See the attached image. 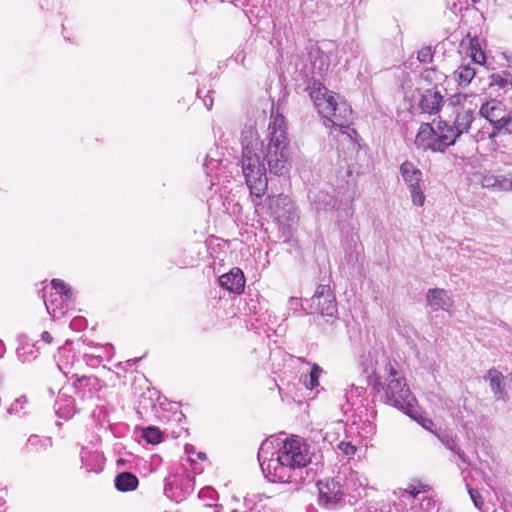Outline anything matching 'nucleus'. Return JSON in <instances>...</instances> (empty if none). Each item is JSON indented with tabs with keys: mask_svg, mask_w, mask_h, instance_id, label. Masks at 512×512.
<instances>
[{
	"mask_svg": "<svg viewBox=\"0 0 512 512\" xmlns=\"http://www.w3.org/2000/svg\"><path fill=\"white\" fill-rule=\"evenodd\" d=\"M264 140L253 125H246L241 131V155L238 165L241 167L245 183L250 191L256 212H266L279 224L290 227L298 218L296 208L290 197L279 194L263 197L268 187L266 163L271 173L284 175L289 170V139L285 117L272 108Z\"/></svg>",
	"mask_w": 512,
	"mask_h": 512,
	"instance_id": "1",
	"label": "nucleus"
},
{
	"mask_svg": "<svg viewBox=\"0 0 512 512\" xmlns=\"http://www.w3.org/2000/svg\"><path fill=\"white\" fill-rule=\"evenodd\" d=\"M257 457L264 476L271 482L280 483L301 482L302 469L311 461L309 446L295 436L267 438Z\"/></svg>",
	"mask_w": 512,
	"mask_h": 512,
	"instance_id": "2",
	"label": "nucleus"
},
{
	"mask_svg": "<svg viewBox=\"0 0 512 512\" xmlns=\"http://www.w3.org/2000/svg\"><path fill=\"white\" fill-rule=\"evenodd\" d=\"M310 89L312 99L318 113L326 119L325 126L338 129L343 140L354 145L356 130L350 127L352 109L346 101H337L334 94L322 83L313 81Z\"/></svg>",
	"mask_w": 512,
	"mask_h": 512,
	"instance_id": "3",
	"label": "nucleus"
},
{
	"mask_svg": "<svg viewBox=\"0 0 512 512\" xmlns=\"http://www.w3.org/2000/svg\"><path fill=\"white\" fill-rule=\"evenodd\" d=\"M310 89L312 99L318 113L326 119L325 126L338 129L343 140L354 145L356 130L350 127L352 109L346 101H337L334 94L322 83L313 81Z\"/></svg>",
	"mask_w": 512,
	"mask_h": 512,
	"instance_id": "4",
	"label": "nucleus"
},
{
	"mask_svg": "<svg viewBox=\"0 0 512 512\" xmlns=\"http://www.w3.org/2000/svg\"><path fill=\"white\" fill-rule=\"evenodd\" d=\"M476 99V95L462 93H456L448 98L447 108H451L452 119L439 121L452 145L462 134L469 132L472 123L479 115Z\"/></svg>",
	"mask_w": 512,
	"mask_h": 512,
	"instance_id": "5",
	"label": "nucleus"
},
{
	"mask_svg": "<svg viewBox=\"0 0 512 512\" xmlns=\"http://www.w3.org/2000/svg\"><path fill=\"white\" fill-rule=\"evenodd\" d=\"M380 385H373L384 393L385 402L411 417L414 416L416 400L408 388L405 378L399 374L395 365L387 363L383 369Z\"/></svg>",
	"mask_w": 512,
	"mask_h": 512,
	"instance_id": "6",
	"label": "nucleus"
},
{
	"mask_svg": "<svg viewBox=\"0 0 512 512\" xmlns=\"http://www.w3.org/2000/svg\"><path fill=\"white\" fill-rule=\"evenodd\" d=\"M430 489V486L422 483L409 484L406 489H400L397 492L396 508L400 512H434L435 500L431 496L424 495Z\"/></svg>",
	"mask_w": 512,
	"mask_h": 512,
	"instance_id": "7",
	"label": "nucleus"
},
{
	"mask_svg": "<svg viewBox=\"0 0 512 512\" xmlns=\"http://www.w3.org/2000/svg\"><path fill=\"white\" fill-rule=\"evenodd\" d=\"M74 291L62 280L53 279L48 296H44V303L48 313L53 319H59L69 310L74 299Z\"/></svg>",
	"mask_w": 512,
	"mask_h": 512,
	"instance_id": "8",
	"label": "nucleus"
},
{
	"mask_svg": "<svg viewBox=\"0 0 512 512\" xmlns=\"http://www.w3.org/2000/svg\"><path fill=\"white\" fill-rule=\"evenodd\" d=\"M414 144L418 149L432 152H445L448 147L452 146L449 137L441 127L440 121L436 123L435 127L429 123H422L416 134Z\"/></svg>",
	"mask_w": 512,
	"mask_h": 512,
	"instance_id": "9",
	"label": "nucleus"
},
{
	"mask_svg": "<svg viewBox=\"0 0 512 512\" xmlns=\"http://www.w3.org/2000/svg\"><path fill=\"white\" fill-rule=\"evenodd\" d=\"M387 363H391L385 356L382 349L371 347L362 352L358 359V365L367 375L371 385H380L383 375V369Z\"/></svg>",
	"mask_w": 512,
	"mask_h": 512,
	"instance_id": "10",
	"label": "nucleus"
},
{
	"mask_svg": "<svg viewBox=\"0 0 512 512\" xmlns=\"http://www.w3.org/2000/svg\"><path fill=\"white\" fill-rule=\"evenodd\" d=\"M401 176L410 192L412 203L421 207L425 203V183L423 173L412 162L405 161L400 166Z\"/></svg>",
	"mask_w": 512,
	"mask_h": 512,
	"instance_id": "11",
	"label": "nucleus"
},
{
	"mask_svg": "<svg viewBox=\"0 0 512 512\" xmlns=\"http://www.w3.org/2000/svg\"><path fill=\"white\" fill-rule=\"evenodd\" d=\"M512 111L507 105L498 99H490L478 107V114L485 118L491 125V132L488 139H495L499 136V130L506 121L507 115Z\"/></svg>",
	"mask_w": 512,
	"mask_h": 512,
	"instance_id": "12",
	"label": "nucleus"
},
{
	"mask_svg": "<svg viewBox=\"0 0 512 512\" xmlns=\"http://www.w3.org/2000/svg\"><path fill=\"white\" fill-rule=\"evenodd\" d=\"M194 478L189 474H176L167 479L164 487L165 495L176 501L185 500L194 490Z\"/></svg>",
	"mask_w": 512,
	"mask_h": 512,
	"instance_id": "13",
	"label": "nucleus"
},
{
	"mask_svg": "<svg viewBox=\"0 0 512 512\" xmlns=\"http://www.w3.org/2000/svg\"><path fill=\"white\" fill-rule=\"evenodd\" d=\"M311 307L322 316H336V299L329 285H319L317 287L313 297L311 298Z\"/></svg>",
	"mask_w": 512,
	"mask_h": 512,
	"instance_id": "14",
	"label": "nucleus"
},
{
	"mask_svg": "<svg viewBox=\"0 0 512 512\" xmlns=\"http://www.w3.org/2000/svg\"><path fill=\"white\" fill-rule=\"evenodd\" d=\"M337 478L341 482L344 493H351L353 497H360L361 490L368 485L367 478L350 467H343Z\"/></svg>",
	"mask_w": 512,
	"mask_h": 512,
	"instance_id": "15",
	"label": "nucleus"
},
{
	"mask_svg": "<svg viewBox=\"0 0 512 512\" xmlns=\"http://www.w3.org/2000/svg\"><path fill=\"white\" fill-rule=\"evenodd\" d=\"M319 499L324 504H336L344 496V490L340 480L326 479L318 482Z\"/></svg>",
	"mask_w": 512,
	"mask_h": 512,
	"instance_id": "16",
	"label": "nucleus"
},
{
	"mask_svg": "<svg viewBox=\"0 0 512 512\" xmlns=\"http://www.w3.org/2000/svg\"><path fill=\"white\" fill-rule=\"evenodd\" d=\"M72 392L74 391L70 387L61 388L55 401V412L59 418L64 420L72 418L77 412Z\"/></svg>",
	"mask_w": 512,
	"mask_h": 512,
	"instance_id": "17",
	"label": "nucleus"
},
{
	"mask_svg": "<svg viewBox=\"0 0 512 512\" xmlns=\"http://www.w3.org/2000/svg\"><path fill=\"white\" fill-rule=\"evenodd\" d=\"M72 378H75V381L70 388L81 397H90L102 388V382L95 376H78L74 373Z\"/></svg>",
	"mask_w": 512,
	"mask_h": 512,
	"instance_id": "18",
	"label": "nucleus"
},
{
	"mask_svg": "<svg viewBox=\"0 0 512 512\" xmlns=\"http://www.w3.org/2000/svg\"><path fill=\"white\" fill-rule=\"evenodd\" d=\"M426 299L432 311H450L454 303L449 293L440 288L429 289Z\"/></svg>",
	"mask_w": 512,
	"mask_h": 512,
	"instance_id": "19",
	"label": "nucleus"
},
{
	"mask_svg": "<svg viewBox=\"0 0 512 512\" xmlns=\"http://www.w3.org/2000/svg\"><path fill=\"white\" fill-rule=\"evenodd\" d=\"M81 468L85 469L86 472L99 473L104 467V456L96 450H90L86 447H82L80 452Z\"/></svg>",
	"mask_w": 512,
	"mask_h": 512,
	"instance_id": "20",
	"label": "nucleus"
},
{
	"mask_svg": "<svg viewBox=\"0 0 512 512\" xmlns=\"http://www.w3.org/2000/svg\"><path fill=\"white\" fill-rule=\"evenodd\" d=\"M221 287L233 293H241L245 286V277L241 269L233 268L219 278Z\"/></svg>",
	"mask_w": 512,
	"mask_h": 512,
	"instance_id": "21",
	"label": "nucleus"
},
{
	"mask_svg": "<svg viewBox=\"0 0 512 512\" xmlns=\"http://www.w3.org/2000/svg\"><path fill=\"white\" fill-rule=\"evenodd\" d=\"M434 435L438 438V440L451 452H453L459 460L464 464H469L468 456L465 452L458 446L457 437L451 431L438 429L437 432H434Z\"/></svg>",
	"mask_w": 512,
	"mask_h": 512,
	"instance_id": "22",
	"label": "nucleus"
},
{
	"mask_svg": "<svg viewBox=\"0 0 512 512\" xmlns=\"http://www.w3.org/2000/svg\"><path fill=\"white\" fill-rule=\"evenodd\" d=\"M442 103V95L438 91L428 89L421 96L419 108L423 113L432 115L439 112Z\"/></svg>",
	"mask_w": 512,
	"mask_h": 512,
	"instance_id": "23",
	"label": "nucleus"
},
{
	"mask_svg": "<svg viewBox=\"0 0 512 512\" xmlns=\"http://www.w3.org/2000/svg\"><path fill=\"white\" fill-rule=\"evenodd\" d=\"M321 432L323 433V439L333 444L339 439L342 433H345L346 438H349L350 434H354V428L349 427V429H347L346 424L339 420L326 424Z\"/></svg>",
	"mask_w": 512,
	"mask_h": 512,
	"instance_id": "24",
	"label": "nucleus"
},
{
	"mask_svg": "<svg viewBox=\"0 0 512 512\" xmlns=\"http://www.w3.org/2000/svg\"><path fill=\"white\" fill-rule=\"evenodd\" d=\"M484 378L489 381L490 388L497 400L506 401L508 399V394L503 383L504 376L501 372L496 369H490Z\"/></svg>",
	"mask_w": 512,
	"mask_h": 512,
	"instance_id": "25",
	"label": "nucleus"
},
{
	"mask_svg": "<svg viewBox=\"0 0 512 512\" xmlns=\"http://www.w3.org/2000/svg\"><path fill=\"white\" fill-rule=\"evenodd\" d=\"M18 347L16 349V355L22 363L31 362L38 357V348L35 347L34 343H31L27 336L19 335L17 338Z\"/></svg>",
	"mask_w": 512,
	"mask_h": 512,
	"instance_id": "26",
	"label": "nucleus"
},
{
	"mask_svg": "<svg viewBox=\"0 0 512 512\" xmlns=\"http://www.w3.org/2000/svg\"><path fill=\"white\" fill-rule=\"evenodd\" d=\"M52 439L50 437H40L38 435H30L26 441L23 450L26 453H42L52 447Z\"/></svg>",
	"mask_w": 512,
	"mask_h": 512,
	"instance_id": "27",
	"label": "nucleus"
},
{
	"mask_svg": "<svg viewBox=\"0 0 512 512\" xmlns=\"http://www.w3.org/2000/svg\"><path fill=\"white\" fill-rule=\"evenodd\" d=\"M309 57L311 65L315 72L322 74L327 71L330 66V58L320 48L314 47L310 50Z\"/></svg>",
	"mask_w": 512,
	"mask_h": 512,
	"instance_id": "28",
	"label": "nucleus"
},
{
	"mask_svg": "<svg viewBox=\"0 0 512 512\" xmlns=\"http://www.w3.org/2000/svg\"><path fill=\"white\" fill-rule=\"evenodd\" d=\"M114 483L118 491L129 492L138 487L139 480L131 472H122L115 477Z\"/></svg>",
	"mask_w": 512,
	"mask_h": 512,
	"instance_id": "29",
	"label": "nucleus"
},
{
	"mask_svg": "<svg viewBox=\"0 0 512 512\" xmlns=\"http://www.w3.org/2000/svg\"><path fill=\"white\" fill-rule=\"evenodd\" d=\"M476 75L475 68L470 64L460 65L453 73V78L461 87L468 86Z\"/></svg>",
	"mask_w": 512,
	"mask_h": 512,
	"instance_id": "30",
	"label": "nucleus"
},
{
	"mask_svg": "<svg viewBox=\"0 0 512 512\" xmlns=\"http://www.w3.org/2000/svg\"><path fill=\"white\" fill-rule=\"evenodd\" d=\"M79 361H77L78 363ZM76 364L75 356L71 355L70 350L66 348H60L58 352L57 366L60 371L66 376L72 373V369Z\"/></svg>",
	"mask_w": 512,
	"mask_h": 512,
	"instance_id": "31",
	"label": "nucleus"
},
{
	"mask_svg": "<svg viewBox=\"0 0 512 512\" xmlns=\"http://www.w3.org/2000/svg\"><path fill=\"white\" fill-rule=\"evenodd\" d=\"M490 86L497 87L502 90L512 89V71L502 70L493 73L489 77Z\"/></svg>",
	"mask_w": 512,
	"mask_h": 512,
	"instance_id": "32",
	"label": "nucleus"
},
{
	"mask_svg": "<svg viewBox=\"0 0 512 512\" xmlns=\"http://www.w3.org/2000/svg\"><path fill=\"white\" fill-rule=\"evenodd\" d=\"M361 440L360 436H353V434H350L349 438H346L344 440H341L337 444V449L344 455L348 457H352L356 454L357 447L360 445Z\"/></svg>",
	"mask_w": 512,
	"mask_h": 512,
	"instance_id": "33",
	"label": "nucleus"
},
{
	"mask_svg": "<svg viewBox=\"0 0 512 512\" xmlns=\"http://www.w3.org/2000/svg\"><path fill=\"white\" fill-rule=\"evenodd\" d=\"M321 373L322 369L318 364L314 363L308 374L301 375L300 381L307 389L313 390L319 386V376Z\"/></svg>",
	"mask_w": 512,
	"mask_h": 512,
	"instance_id": "34",
	"label": "nucleus"
},
{
	"mask_svg": "<svg viewBox=\"0 0 512 512\" xmlns=\"http://www.w3.org/2000/svg\"><path fill=\"white\" fill-rule=\"evenodd\" d=\"M199 499L204 502V505L208 508L213 507V512H220L222 510V505H214L211 501L217 499V492L214 488L207 486L202 488L198 494Z\"/></svg>",
	"mask_w": 512,
	"mask_h": 512,
	"instance_id": "35",
	"label": "nucleus"
},
{
	"mask_svg": "<svg viewBox=\"0 0 512 512\" xmlns=\"http://www.w3.org/2000/svg\"><path fill=\"white\" fill-rule=\"evenodd\" d=\"M28 399L25 395L16 398L7 408L8 415L24 416L27 412Z\"/></svg>",
	"mask_w": 512,
	"mask_h": 512,
	"instance_id": "36",
	"label": "nucleus"
},
{
	"mask_svg": "<svg viewBox=\"0 0 512 512\" xmlns=\"http://www.w3.org/2000/svg\"><path fill=\"white\" fill-rule=\"evenodd\" d=\"M142 437L149 444H158L162 441V433L157 427L149 426L142 431Z\"/></svg>",
	"mask_w": 512,
	"mask_h": 512,
	"instance_id": "37",
	"label": "nucleus"
},
{
	"mask_svg": "<svg viewBox=\"0 0 512 512\" xmlns=\"http://www.w3.org/2000/svg\"><path fill=\"white\" fill-rule=\"evenodd\" d=\"M497 190L512 191V174L498 175Z\"/></svg>",
	"mask_w": 512,
	"mask_h": 512,
	"instance_id": "38",
	"label": "nucleus"
},
{
	"mask_svg": "<svg viewBox=\"0 0 512 512\" xmlns=\"http://www.w3.org/2000/svg\"><path fill=\"white\" fill-rule=\"evenodd\" d=\"M471 58L475 64L482 65L486 62V56L483 50L475 47L474 45H471Z\"/></svg>",
	"mask_w": 512,
	"mask_h": 512,
	"instance_id": "39",
	"label": "nucleus"
},
{
	"mask_svg": "<svg viewBox=\"0 0 512 512\" xmlns=\"http://www.w3.org/2000/svg\"><path fill=\"white\" fill-rule=\"evenodd\" d=\"M498 183V175L487 174L484 175L481 179V184L485 188H492L497 190Z\"/></svg>",
	"mask_w": 512,
	"mask_h": 512,
	"instance_id": "40",
	"label": "nucleus"
},
{
	"mask_svg": "<svg viewBox=\"0 0 512 512\" xmlns=\"http://www.w3.org/2000/svg\"><path fill=\"white\" fill-rule=\"evenodd\" d=\"M83 358L87 365L93 367L99 365L103 360V356L101 354H95L94 352L84 353Z\"/></svg>",
	"mask_w": 512,
	"mask_h": 512,
	"instance_id": "41",
	"label": "nucleus"
},
{
	"mask_svg": "<svg viewBox=\"0 0 512 512\" xmlns=\"http://www.w3.org/2000/svg\"><path fill=\"white\" fill-rule=\"evenodd\" d=\"M501 135H512V111L509 112L506 121L499 130V136Z\"/></svg>",
	"mask_w": 512,
	"mask_h": 512,
	"instance_id": "42",
	"label": "nucleus"
},
{
	"mask_svg": "<svg viewBox=\"0 0 512 512\" xmlns=\"http://www.w3.org/2000/svg\"><path fill=\"white\" fill-rule=\"evenodd\" d=\"M468 492H469V495H470L471 500L473 501L475 507H477L478 509H481V507L484 504V501H483L482 496L478 492V490H475V489L469 487Z\"/></svg>",
	"mask_w": 512,
	"mask_h": 512,
	"instance_id": "43",
	"label": "nucleus"
},
{
	"mask_svg": "<svg viewBox=\"0 0 512 512\" xmlns=\"http://www.w3.org/2000/svg\"><path fill=\"white\" fill-rule=\"evenodd\" d=\"M93 349L95 354H101L102 356L105 354L107 359H110V357L113 355V346L110 344L105 346L97 345L94 346Z\"/></svg>",
	"mask_w": 512,
	"mask_h": 512,
	"instance_id": "44",
	"label": "nucleus"
},
{
	"mask_svg": "<svg viewBox=\"0 0 512 512\" xmlns=\"http://www.w3.org/2000/svg\"><path fill=\"white\" fill-rule=\"evenodd\" d=\"M418 423L426 430L430 431L431 433L434 434V432H437L438 430L437 429H434V423L431 419L427 418V417H419L417 419Z\"/></svg>",
	"mask_w": 512,
	"mask_h": 512,
	"instance_id": "45",
	"label": "nucleus"
},
{
	"mask_svg": "<svg viewBox=\"0 0 512 512\" xmlns=\"http://www.w3.org/2000/svg\"><path fill=\"white\" fill-rule=\"evenodd\" d=\"M219 165L218 160H214L212 158H209V156L206 157V160L204 162V169L206 173L209 175L211 174Z\"/></svg>",
	"mask_w": 512,
	"mask_h": 512,
	"instance_id": "46",
	"label": "nucleus"
},
{
	"mask_svg": "<svg viewBox=\"0 0 512 512\" xmlns=\"http://www.w3.org/2000/svg\"><path fill=\"white\" fill-rule=\"evenodd\" d=\"M347 50H348L349 52H351V57H350V56H347V58H346V61H347V62H350L352 57L357 58V57L360 55V53H361V50H360L359 45H358V44H355V43H350V44L347 46Z\"/></svg>",
	"mask_w": 512,
	"mask_h": 512,
	"instance_id": "47",
	"label": "nucleus"
},
{
	"mask_svg": "<svg viewBox=\"0 0 512 512\" xmlns=\"http://www.w3.org/2000/svg\"><path fill=\"white\" fill-rule=\"evenodd\" d=\"M302 307L301 299L298 297H290L288 300V309L297 312Z\"/></svg>",
	"mask_w": 512,
	"mask_h": 512,
	"instance_id": "48",
	"label": "nucleus"
},
{
	"mask_svg": "<svg viewBox=\"0 0 512 512\" xmlns=\"http://www.w3.org/2000/svg\"><path fill=\"white\" fill-rule=\"evenodd\" d=\"M362 433H364V435L361 434V432H357L358 435L361 437H367L368 434H372L374 432V425L370 422V421H365L363 422V425H362Z\"/></svg>",
	"mask_w": 512,
	"mask_h": 512,
	"instance_id": "49",
	"label": "nucleus"
},
{
	"mask_svg": "<svg viewBox=\"0 0 512 512\" xmlns=\"http://www.w3.org/2000/svg\"><path fill=\"white\" fill-rule=\"evenodd\" d=\"M231 59H232L235 63H237V64H240V65L244 66V65H245V63H244V62H245V59H246V54H245V52H244L243 50H238V51H236V52L232 55Z\"/></svg>",
	"mask_w": 512,
	"mask_h": 512,
	"instance_id": "50",
	"label": "nucleus"
},
{
	"mask_svg": "<svg viewBox=\"0 0 512 512\" xmlns=\"http://www.w3.org/2000/svg\"><path fill=\"white\" fill-rule=\"evenodd\" d=\"M86 326V321L82 317H75L70 322V327L74 330H81Z\"/></svg>",
	"mask_w": 512,
	"mask_h": 512,
	"instance_id": "51",
	"label": "nucleus"
},
{
	"mask_svg": "<svg viewBox=\"0 0 512 512\" xmlns=\"http://www.w3.org/2000/svg\"><path fill=\"white\" fill-rule=\"evenodd\" d=\"M432 57L430 48H423L418 52L417 58L420 62H426Z\"/></svg>",
	"mask_w": 512,
	"mask_h": 512,
	"instance_id": "52",
	"label": "nucleus"
},
{
	"mask_svg": "<svg viewBox=\"0 0 512 512\" xmlns=\"http://www.w3.org/2000/svg\"><path fill=\"white\" fill-rule=\"evenodd\" d=\"M491 131L489 130H485L484 128L478 130L474 135H473V138L476 142H479V141H482L484 140L485 138H488V133H490Z\"/></svg>",
	"mask_w": 512,
	"mask_h": 512,
	"instance_id": "53",
	"label": "nucleus"
},
{
	"mask_svg": "<svg viewBox=\"0 0 512 512\" xmlns=\"http://www.w3.org/2000/svg\"><path fill=\"white\" fill-rule=\"evenodd\" d=\"M41 340L49 345L53 342V337L48 331H44L41 334Z\"/></svg>",
	"mask_w": 512,
	"mask_h": 512,
	"instance_id": "54",
	"label": "nucleus"
},
{
	"mask_svg": "<svg viewBox=\"0 0 512 512\" xmlns=\"http://www.w3.org/2000/svg\"><path fill=\"white\" fill-rule=\"evenodd\" d=\"M203 103L205 105V107L210 110L213 106V98L212 96L210 95H205L204 98H203Z\"/></svg>",
	"mask_w": 512,
	"mask_h": 512,
	"instance_id": "55",
	"label": "nucleus"
},
{
	"mask_svg": "<svg viewBox=\"0 0 512 512\" xmlns=\"http://www.w3.org/2000/svg\"><path fill=\"white\" fill-rule=\"evenodd\" d=\"M191 466L193 467V472L195 474H199L202 472L203 468L202 467H197V465L195 464V461L193 459H191Z\"/></svg>",
	"mask_w": 512,
	"mask_h": 512,
	"instance_id": "56",
	"label": "nucleus"
},
{
	"mask_svg": "<svg viewBox=\"0 0 512 512\" xmlns=\"http://www.w3.org/2000/svg\"><path fill=\"white\" fill-rule=\"evenodd\" d=\"M6 351L4 343L0 340V358L3 357L4 353Z\"/></svg>",
	"mask_w": 512,
	"mask_h": 512,
	"instance_id": "57",
	"label": "nucleus"
},
{
	"mask_svg": "<svg viewBox=\"0 0 512 512\" xmlns=\"http://www.w3.org/2000/svg\"><path fill=\"white\" fill-rule=\"evenodd\" d=\"M314 206L317 211L325 210V207H321V205L319 203H317L316 201H314Z\"/></svg>",
	"mask_w": 512,
	"mask_h": 512,
	"instance_id": "58",
	"label": "nucleus"
},
{
	"mask_svg": "<svg viewBox=\"0 0 512 512\" xmlns=\"http://www.w3.org/2000/svg\"><path fill=\"white\" fill-rule=\"evenodd\" d=\"M197 457L200 460H205L206 459V454L203 453V452H199V453H197Z\"/></svg>",
	"mask_w": 512,
	"mask_h": 512,
	"instance_id": "59",
	"label": "nucleus"
},
{
	"mask_svg": "<svg viewBox=\"0 0 512 512\" xmlns=\"http://www.w3.org/2000/svg\"><path fill=\"white\" fill-rule=\"evenodd\" d=\"M320 195H321V197H323V199L328 198V199H329V202L331 201V197H330V196H328L327 194H323V193H321Z\"/></svg>",
	"mask_w": 512,
	"mask_h": 512,
	"instance_id": "60",
	"label": "nucleus"
},
{
	"mask_svg": "<svg viewBox=\"0 0 512 512\" xmlns=\"http://www.w3.org/2000/svg\"><path fill=\"white\" fill-rule=\"evenodd\" d=\"M191 449H192V447H189V446H187V447H186V451H187L188 453H190V452H191Z\"/></svg>",
	"mask_w": 512,
	"mask_h": 512,
	"instance_id": "61",
	"label": "nucleus"
}]
</instances>
